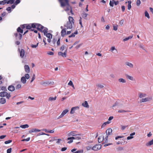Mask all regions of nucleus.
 Segmentation results:
<instances>
[{"instance_id": "obj_14", "label": "nucleus", "mask_w": 153, "mask_h": 153, "mask_svg": "<svg viewBox=\"0 0 153 153\" xmlns=\"http://www.w3.org/2000/svg\"><path fill=\"white\" fill-rule=\"evenodd\" d=\"M8 89L10 91L12 92L15 91V88L14 86L10 85L8 87Z\"/></svg>"}, {"instance_id": "obj_40", "label": "nucleus", "mask_w": 153, "mask_h": 153, "mask_svg": "<svg viewBox=\"0 0 153 153\" xmlns=\"http://www.w3.org/2000/svg\"><path fill=\"white\" fill-rule=\"evenodd\" d=\"M110 123V122L109 121H107L105 122L102 126V128L104 127H105V125L107 124H108Z\"/></svg>"}, {"instance_id": "obj_4", "label": "nucleus", "mask_w": 153, "mask_h": 153, "mask_svg": "<svg viewBox=\"0 0 153 153\" xmlns=\"http://www.w3.org/2000/svg\"><path fill=\"white\" fill-rule=\"evenodd\" d=\"M62 7L65 6L67 4H68V0H59Z\"/></svg>"}, {"instance_id": "obj_45", "label": "nucleus", "mask_w": 153, "mask_h": 153, "mask_svg": "<svg viewBox=\"0 0 153 153\" xmlns=\"http://www.w3.org/2000/svg\"><path fill=\"white\" fill-rule=\"evenodd\" d=\"M21 88V85L20 84H18L16 85V89H20Z\"/></svg>"}, {"instance_id": "obj_39", "label": "nucleus", "mask_w": 153, "mask_h": 153, "mask_svg": "<svg viewBox=\"0 0 153 153\" xmlns=\"http://www.w3.org/2000/svg\"><path fill=\"white\" fill-rule=\"evenodd\" d=\"M5 97H6L7 99H9L10 97L11 96L10 93L6 92Z\"/></svg>"}, {"instance_id": "obj_32", "label": "nucleus", "mask_w": 153, "mask_h": 153, "mask_svg": "<svg viewBox=\"0 0 153 153\" xmlns=\"http://www.w3.org/2000/svg\"><path fill=\"white\" fill-rule=\"evenodd\" d=\"M153 144V139L147 143L146 145L147 146H149Z\"/></svg>"}, {"instance_id": "obj_59", "label": "nucleus", "mask_w": 153, "mask_h": 153, "mask_svg": "<svg viewBox=\"0 0 153 153\" xmlns=\"http://www.w3.org/2000/svg\"><path fill=\"white\" fill-rule=\"evenodd\" d=\"M97 86L98 88H102L104 87V86L103 85L100 84H97Z\"/></svg>"}, {"instance_id": "obj_30", "label": "nucleus", "mask_w": 153, "mask_h": 153, "mask_svg": "<svg viewBox=\"0 0 153 153\" xmlns=\"http://www.w3.org/2000/svg\"><path fill=\"white\" fill-rule=\"evenodd\" d=\"M139 97L141 98L143 97H145L146 96V94H143L142 93H140L139 94Z\"/></svg>"}, {"instance_id": "obj_21", "label": "nucleus", "mask_w": 153, "mask_h": 153, "mask_svg": "<svg viewBox=\"0 0 153 153\" xmlns=\"http://www.w3.org/2000/svg\"><path fill=\"white\" fill-rule=\"evenodd\" d=\"M17 32L19 33H23V30L20 27H19L17 29Z\"/></svg>"}, {"instance_id": "obj_27", "label": "nucleus", "mask_w": 153, "mask_h": 153, "mask_svg": "<svg viewBox=\"0 0 153 153\" xmlns=\"http://www.w3.org/2000/svg\"><path fill=\"white\" fill-rule=\"evenodd\" d=\"M104 139V137H100L98 138V142L100 143L103 141Z\"/></svg>"}, {"instance_id": "obj_9", "label": "nucleus", "mask_w": 153, "mask_h": 153, "mask_svg": "<svg viewBox=\"0 0 153 153\" xmlns=\"http://www.w3.org/2000/svg\"><path fill=\"white\" fill-rule=\"evenodd\" d=\"M68 111V109H66L64 110L61 114L58 117V119H59L63 117Z\"/></svg>"}, {"instance_id": "obj_11", "label": "nucleus", "mask_w": 153, "mask_h": 153, "mask_svg": "<svg viewBox=\"0 0 153 153\" xmlns=\"http://www.w3.org/2000/svg\"><path fill=\"white\" fill-rule=\"evenodd\" d=\"M14 36L16 37V39L19 40H21L22 38V35L21 33H16L14 34Z\"/></svg>"}, {"instance_id": "obj_22", "label": "nucleus", "mask_w": 153, "mask_h": 153, "mask_svg": "<svg viewBox=\"0 0 153 153\" xmlns=\"http://www.w3.org/2000/svg\"><path fill=\"white\" fill-rule=\"evenodd\" d=\"M21 81L23 84L26 83V80L25 77L24 76L22 77L21 78Z\"/></svg>"}, {"instance_id": "obj_17", "label": "nucleus", "mask_w": 153, "mask_h": 153, "mask_svg": "<svg viewBox=\"0 0 153 153\" xmlns=\"http://www.w3.org/2000/svg\"><path fill=\"white\" fill-rule=\"evenodd\" d=\"M57 40V37L53 38V39L51 45L52 46H55L56 42Z\"/></svg>"}, {"instance_id": "obj_7", "label": "nucleus", "mask_w": 153, "mask_h": 153, "mask_svg": "<svg viewBox=\"0 0 153 153\" xmlns=\"http://www.w3.org/2000/svg\"><path fill=\"white\" fill-rule=\"evenodd\" d=\"M67 49H66L64 53L61 52H59L58 54L59 56H61L62 57H65L67 56Z\"/></svg>"}, {"instance_id": "obj_61", "label": "nucleus", "mask_w": 153, "mask_h": 153, "mask_svg": "<svg viewBox=\"0 0 153 153\" xmlns=\"http://www.w3.org/2000/svg\"><path fill=\"white\" fill-rule=\"evenodd\" d=\"M12 148H10L7 150V153H10L11 152Z\"/></svg>"}, {"instance_id": "obj_52", "label": "nucleus", "mask_w": 153, "mask_h": 153, "mask_svg": "<svg viewBox=\"0 0 153 153\" xmlns=\"http://www.w3.org/2000/svg\"><path fill=\"white\" fill-rule=\"evenodd\" d=\"M83 151L82 150H78L76 152H74L73 153H83Z\"/></svg>"}, {"instance_id": "obj_19", "label": "nucleus", "mask_w": 153, "mask_h": 153, "mask_svg": "<svg viewBox=\"0 0 153 153\" xmlns=\"http://www.w3.org/2000/svg\"><path fill=\"white\" fill-rule=\"evenodd\" d=\"M126 65L128 66H129L130 68H133V64L129 62H126L125 63Z\"/></svg>"}, {"instance_id": "obj_54", "label": "nucleus", "mask_w": 153, "mask_h": 153, "mask_svg": "<svg viewBox=\"0 0 153 153\" xmlns=\"http://www.w3.org/2000/svg\"><path fill=\"white\" fill-rule=\"evenodd\" d=\"M12 142V140H9L7 141H6L4 142V143L5 144H7L10 143Z\"/></svg>"}, {"instance_id": "obj_3", "label": "nucleus", "mask_w": 153, "mask_h": 153, "mask_svg": "<svg viewBox=\"0 0 153 153\" xmlns=\"http://www.w3.org/2000/svg\"><path fill=\"white\" fill-rule=\"evenodd\" d=\"M34 23L35 26V28H36L38 30L43 33V30L45 27H44V26L39 24L36 23Z\"/></svg>"}, {"instance_id": "obj_64", "label": "nucleus", "mask_w": 153, "mask_h": 153, "mask_svg": "<svg viewBox=\"0 0 153 153\" xmlns=\"http://www.w3.org/2000/svg\"><path fill=\"white\" fill-rule=\"evenodd\" d=\"M6 10L8 11H9V13H10L11 12V8L10 7H7L6 9Z\"/></svg>"}, {"instance_id": "obj_15", "label": "nucleus", "mask_w": 153, "mask_h": 153, "mask_svg": "<svg viewBox=\"0 0 153 153\" xmlns=\"http://www.w3.org/2000/svg\"><path fill=\"white\" fill-rule=\"evenodd\" d=\"M25 71L27 73H30V70L29 66L27 65H25L24 66Z\"/></svg>"}, {"instance_id": "obj_56", "label": "nucleus", "mask_w": 153, "mask_h": 153, "mask_svg": "<svg viewBox=\"0 0 153 153\" xmlns=\"http://www.w3.org/2000/svg\"><path fill=\"white\" fill-rule=\"evenodd\" d=\"M127 111H125L123 110H120L118 111V112L119 113H122V112H127Z\"/></svg>"}, {"instance_id": "obj_6", "label": "nucleus", "mask_w": 153, "mask_h": 153, "mask_svg": "<svg viewBox=\"0 0 153 153\" xmlns=\"http://www.w3.org/2000/svg\"><path fill=\"white\" fill-rule=\"evenodd\" d=\"M101 148V146L100 144H97L94 146L92 148V149L94 151H97L100 149Z\"/></svg>"}, {"instance_id": "obj_49", "label": "nucleus", "mask_w": 153, "mask_h": 153, "mask_svg": "<svg viewBox=\"0 0 153 153\" xmlns=\"http://www.w3.org/2000/svg\"><path fill=\"white\" fill-rule=\"evenodd\" d=\"M38 44L39 43H37V44L36 45H31V47L32 48H36L38 46Z\"/></svg>"}, {"instance_id": "obj_2", "label": "nucleus", "mask_w": 153, "mask_h": 153, "mask_svg": "<svg viewBox=\"0 0 153 153\" xmlns=\"http://www.w3.org/2000/svg\"><path fill=\"white\" fill-rule=\"evenodd\" d=\"M48 29L47 28H45L43 30V33L44 35L48 38L47 41L49 43H50L51 42V39L52 38V35L50 33H48Z\"/></svg>"}, {"instance_id": "obj_28", "label": "nucleus", "mask_w": 153, "mask_h": 153, "mask_svg": "<svg viewBox=\"0 0 153 153\" xmlns=\"http://www.w3.org/2000/svg\"><path fill=\"white\" fill-rule=\"evenodd\" d=\"M61 37L60 36H57V40L56 42V44L57 46H59L60 44V41Z\"/></svg>"}, {"instance_id": "obj_46", "label": "nucleus", "mask_w": 153, "mask_h": 153, "mask_svg": "<svg viewBox=\"0 0 153 153\" xmlns=\"http://www.w3.org/2000/svg\"><path fill=\"white\" fill-rule=\"evenodd\" d=\"M88 14L84 13H83L82 15V17L83 18H84L85 19H86V17H87Z\"/></svg>"}, {"instance_id": "obj_47", "label": "nucleus", "mask_w": 153, "mask_h": 153, "mask_svg": "<svg viewBox=\"0 0 153 153\" xmlns=\"http://www.w3.org/2000/svg\"><path fill=\"white\" fill-rule=\"evenodd\" d=\"M26 24H24L20 25V27L23 30L24 29L25 27L26 28Z\"/></svg>"}, {"instance_id": "obj_36", "label": "nucleus", "mask_w": 153, "mask_h": 153, "mask_svg": "<svg viewBox=\"0 0 153 153\" xmlns=\"http://www.w3.org/2000/svg\"><path fill=\"white\" fill-rule=\"evenodd\" d=\"M126 78L128 79L131 80H133V77L129 75H126Z\"/></svg>"}, {"instance_id": "obj_58", "label": "nucleus", "mask_w": 153, "mask_h": 153, "mask_svg": "<svg viewBox=\"0 0 153 153\" xmlns=\"http://www.w3.org/2000/svg\"><path fill=\"white\" fill-rule=\"evenodd\" d=\"M79 23L81 27H82V18L80 17V19L79 20Z\"/></svg>"}, {"instance_id": "obj_1", "label": "nucleus", "mask_w": 153, "mask_h": 153, "mask_svg": "<svg viewBox=\"0 0 153 153\" xmlns=\"http://www.w3.org/2000/svg\"><path fill=\"white\" fill-rule=\"evenodd\" d=\"M74 21L73 17L69 16L68 17V21L64 25L65 29H71L73 27V25H74Z\"/></svg>"}, {"instance_id": "obj_43", "label": "nucleus", "mask_w": 153, "mask_h": 153, "mask_svg": "<svg viewBox=\"0 0 153 153\" xmlns=\"http://www.w3.org/2000/svg\"><path fill=\"white\" fill-rule=\"evenodd\" d=\"M108 135H106V137H105V138H104L103 140V142L104 143H106L108 141Z\"/></svg>"}, {"instance_id": "obj_13", "label": "nucleus", "mask_w": 153, "mask_h": 153, "mask_svg": "<svg viewBox=\"0 0 153 153\" xmlns=\"http://www.w3.org/2000/svg\"><path fill=\"white\" fill-rule=\"evenodd\" d=\"M152 99L151 98H143L140 100V102H146L149 101Z\"/></svg>"}, {"instance_id": "obj_62", "label": "nucleus", "mask_w": 153, "mask_h": 153, "mask_svg": "<svg viewBox=\"0 0 153 153\" xmlns=\"http://www.w3.org/2000/svg\"><path fill=\"white\" fill-rule=\"evenodd\" d=\"M20 0H16L14 4L16 5L18 4H19L20 2Z\"/></svg>"}, {"instance_id": "obj_63", "label": "nucleus", "mask_w": 153, "mask_h": 153, "mask_svg": "<svg viewBox=\"0 0 153 153\" xmlns=\"http://www.w3.org/2000/svg\"><path fill=\"white\" fill-rule=\"evenodd\" d=\"M68 85H69L71 86L72 85H73V84L72 82L70 80L68 83Z\"/></svg>"}, {"instance_id": "obj_44", "label": "nucleus", "mask_w": 153, "mask_h": 153, "mask_svg": "<svg viewBox=\"0 0 153 153\" xmlns=\"http://www.w3.org/2000/svg\"><path fill=\"white\" fill-rule=\"evenodd\" d=\"M119 81L120 82H122L123 83H125L126 82V80L123 78H120L119 79Z\"/></svg>"}, {"instance_id": "obj_60", "label": "nucleus", "mask_w": 153, "mask_h": 153, "mask_svg": "<svg viewBox=\"0 0 153 153\" xmlns=\"http://www.w3.org/2000/svg\"><path fill=\"white\" fill-rule=\"evenodd\" d=\"M114 1H113V0L112 1H110L109 4L111 6L113 7L114 6Z\"/></svg>"}, {"instance_id": "obj_31", "label": "nucleus", "mask_w": 153, "mask_h": 153, "mask_svg": "<svg viewBox=\"0 0 153 153\" xmlns=\"http://www.w3.org/2000/svg\"><path fill=\"white\" fill-rule=\"evenodd\" d=\"M78 108V107H74L72 108L71 109V110L70 111V113L71 114H73L74 113V111L76 109V108Z\"/></svg>"}, {"instance_id": "obj_50", "label": "nucleus", "mask_w": 153, "mask_h": 153, "mask_svg": "<svg viewBox=\"0 0 153 153\" xmlns=\"http://www.w3.org/2000/svg\"><path fill=\"white\" fill-rule=\"evenodd\" d=\"M113 30H117L118 28V25H116V26L114 25L113 26Z\"/></svg>"}, {"instance_id": "obj_42", "label": "nucleus", "mask_w": 153, "mask_h": 153, "mask_svg": "<svg viewBox=\"0 0 153 153\" xmlns=\"http://www.w3.org/2000/svg\"><path fill=\"white\" fill-rule=\"evenodd\" d=\"M145 16L146 17L148 18L149 19L150 18V16L149 15V14L148 13L147 11H146L145 12Z\"/></svg>"}, {"instance_id": "obj_10", "label": "nucleus", "mask_w": 153, "mask_h": 153, "mask_svg": "<svg viewBox=\"0 0 153 153\" xmlns=\"http://www.w3.org/2000/svg\"><path fill=\"white\" fill-rule=\"evenodd\" d=\"M81 135V134L78 133L77 135L75 136V137H71V138L74 139V140H80L81 138L80 137Z\"/></svg>"}, {"instance_id": "obj_55", "label": "nucleus", "mask_w": 153, "mask_h": 153, "mask_svg": "<svg viewBox=\"0 0 153 153\" xmlns=\"http://www.w3.org/2000/svg\"><path fill=\"white\" fill-rule=\"evenodd\" d=\"M137 5V6H139L141 4V1L140 0H137L136 2Z\"/></svg>"}, {"instance_id": "obj_8", "label": "nucleus", "mask_w": 153, "mask_h": 153, "mask_svg": "<svg viewBox=\"0 0 153 153\" xmlns=\"http://www.w3.org/2000/svg\"><path fill=\"white\" fill-rule=\"evenodd\" d=\"M78 132L77 131H72L69 133L68 135V136H75L78 134Z\"/></svg>"}, {"instance_id": "obj_25", "label": "nucleus", "mask_w": 153, "mask_h": 153, "mask_svg": "<svg viewBox=\"0 0 153 153\" xmlns=\"http://www.w3.org/2000/svg\"><path fill=\"white\" fill-rule=\"evenodd\" d=\"M71 137H68L67 139V140H68L69 141L68 142V143H72V142H73V140H74V139H71Z\"/></svg>"}, {"instance_id": "obj_57", "label": "nucleus", "mask_w": 153, "mask_h": 153, "mask_svg": "<svg viewBox=\"0 0 153 153\" xmlns=\"http://www.w3.org/2000/svg\"><path fill=\"white\" fill-rule=\"evenodd\" d=\"M1 90L2 91H7L6 87L5 86H2L1 88Z\"/></svg>"}, {"instance_id": "obj_51", "label": "nucleus", "mask_w": 153, "mask_h": 153, "mask_svg": "<svg viewBox=\"0 0 153 153\" xmlns=\"http://www.w3.org/2000/svg\"><path fill=\"white\" fill-rule=\"evenodd\" d=\"M1 4L4 5L6 3L7 4V1L6 0H4L2 1H1Z\"/></svg>"}, {"instance_id": "obj_26", "label": "nucleus", "mask_w": 153, "mask_h": 153, "mask_svg": "<svg viewBox=\"0 0 153 153\" xmlns=\"http://www.w3.org/2000/svg\"><path fill=\"white\" fill-rule=\"evenodd\" d=\"M78 33V32L77 31H75L74 33H72L71 35H69V37L71 38V37H75V35L77 34Z\"/></svg>"}, {"instance_id": "obj_35", "label": "nucleus", "mask_w": 153, "mask_h": 153, "mask_svg": "<svg viewBox=\"0 0 153 153\" xmlns=\"http://www.w3.org/2000/svg\"><path fill=\"white\" fill-rule=\"evenodd\" d=\"M66 45H62L60 48V50L61 51H63L66 48Z\"/></svg>"}, {"instance_id": "obj_18", "label": "nucleus", "mask_w": 153, "mask_h": 153, "mask_svg": "<svg viewBox=\"0 0 153 153\" xmlns=\"http://www.w3.org/2000/svg\"><path fill=\"white\" fill-rule=\"evenodd\" d=\"M61 36L62 37H64L66 34V31L65 29H62L61 32Z\"/></svg>"}, {"instance_id": "obj_53", "label": "nucleus", "mask_w": 153, "mask_h": 153, "mask_svg": "<svg viewBox=\"0 0 153 153\" xmlns=\"http://www.w3.org/2000/svg\"><path fill=\"white\" fill-rule=\"evenodd\" d=\"M25 77L26 79H28L30 78V76L28 74H26L25 75Z\"/></svg>"}, {"instance_id": "obj_41", "label": "nucleus", "mask_w": 153, "mask_h": 153, "mask_svg": "<svg viewBox=\"0 0 153 153\" xmlns=\"http://www.w3.org/2000/svg\"><path fill=\"white\" fill-rule=\"evenodd\" d=\"M15 1V0H9L7 1V4H13Z\"/></svg>"}, {"instance_id": "obj_33", "label": "nucleus", "mask_w": 153, "mask_h": 153, "mask_svg": "<svg viewBox=\"0 0 153 153\" xmlns=\"http://www.w3.org/2000/svg\"><path fill=\"white\" fill-rule=\"evenodd\" d=\"M133 37V35L130 36H129L126 37L123 39V41H127L128 39H131Z\"/></svg>"}, {"instance_id": "obj_16", "label": "nucleus", "mask_w": 153, "mask_h": 153, "mask_svg": "<svg viewBox=\"0 0 153 153\" xmlns=\"http://www.w3.org/2000/svg\"><path fill=\"white\" fill-rule=\"evenodd\" d=\"M112 132V129L111 128L108 129L106 131V135H109Z\"/></svg>"}, {"instance_id": "obj_24", "label": "nucleus", "mask_w": 153, "mask_h": 153, "mask_svg": "<svg viewBox=\"0 0 153 153\" xmlns=\"http://www.w3.org/2000/svg\"><path fill=\"white\" fill-rule=\"evenodd\" d=\"M131 1H128V10H130L131 8Z\"/></svg>"}, {"instance_id": "obj_34", "label": "nucleus", "mask_w": 153, "mask_h": 153, "mask_svg": "<svg viewBox=\"0 0 153 153\" xmlns=\"http://www.w3.org/2000/svg\"><path fill=\"white\" fill-rule=\"evenodd\" d=\"M20 127L22 128H28L29 127V126L27 124H25L21 125Z\"/></svg>"}, {"instance_id": "obj_38", "label": "nucleus", "mask_w": 153, "mask_h": 153, "mask_svg": "<svg viewBox=\"0 0 153 153\" xmlns=\"http://www.w3.org/2000/svg\"><path fill=\"white\" fill-rule=\"evenodd\" d=\"M67 6V8L65 10V11H67L69 10L70 8L71 9V7L70 6L69 4V2H68V4H66L65 6Z\"/></svg>"}, {"instance_id": "obj_23", "label": "nucleus", "mask_w": 153, "mask_h": 153, "mask_svg": "<svg viewBox=\"0 0 153 153\" xmlns=\"http://www.w3.org/2000/svg\"><path fill=\"white\" fill-rule=\"evenodd\" d=\"M82 105L85 107H88L89 105L87 101H85L84 103H82Z\"/></svg>"}, {"instance_id": "obj_20", "label": "nucleus", "mask_w": 153, "mask_h": 153, "mask_svg": "<svg viewBox=\"0 0 153 153\" xmlns=\"http://www.w3.org/2000/svg\"><path fill=\"white\" fill-rule=\"evenodd\" d=\"M6 102V99L3 98H1L0 99V103L1 104H4Z\"/></svg>"}, {"instance_id": "obj_29", "label": "nucleus", "mask_w": 153, "mask_h": 153, "mask_svg": "<svg viewBox=\"0 0 153 153\" xmlns=\"http://www.w3.org/2000/svg\"><path fill=\"white\" fill-rule=\"evenodd\" d=\"M7 92L5 91L1 92L0 93V97H4Z\"/></svg>"}, {"instance_id": "obj_12", "label": "nucleus", "mask_w": 153, "mask_h": 153, "mask_svg": "<svg viewBox=\"0 0 153 153\" xmlns=\"http://www.w3.org/2000/svg\"><path fill=\"white\" fill-rule=\"evenodd\" d=\"M18 50L20 52V56L21 58H23L25 54V50L23 49H21V50H20L19 48L18 49Z\"/></svg>"}, {"instance_id": "obj_5", "label": "nucleus", "mask_w": 153, "mask_h": 153, "mask_svg": "<svg viewBox=\"0 0 153 153\" xmlns=\"http://www.w3.org/2000/svg\"><path fill=\"white\" fill-rule=\"evenodd\" d=\"M35 28V26L34 23L32 24H26V28L27 29H32V28Z\"/></svg>"}, {"instance_id": "obj_37", "label": "nucleus", "mask_w": 153, "mask_h": 153, "mask_svg": "<svg viewBox=\"0 0 153 153\" xmlns=\"http://www.w3.org/2000/svg\"><path fill=\"white\" fill-rule=\"evenodd\" d=\"M56 96L54 97H50L49 98V101H53L55 100L56 99Z\"/></svg>"}, {"instance_id": "obj_48", "label": "nucleus", "mask_w": 153, "mask_h": 153, "mask_svg": "<svg viewBox=\"0 0 153 153\" xmlns=\"http://www.w3.org/2000/svg\"><path fill=\"white\" fill-rule=\"evenodd\" d=\"M35 75L34 74H33V75L32 77L31 78V80L30 81V82H32L35 79Z\"/></svg>"}]
</instances>
